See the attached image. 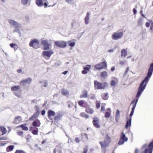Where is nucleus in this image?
<instances>
[{"label": "nucleus", "instance_id": "f257e3e1", "mask_svg": "<svg viewBox=\"0 0 153 153\" xmlns=\"http://www.w3.org/2000/svg\"><path fill=\"white\" fill-rule=\"evenodd\" d=\"M153 72V63H152L150 65V67L149 69L148 72L147 76L145 77L144 79L142 81L140 85L136 96L137 98L140 96L141 93L145 89L146 85L149 80V79L150 78Z\"/></svg>", "mask_w": 153, "mask_h": 153}, {"label": "nucleus", "instance_id": "f03ea898", "mask_svg": "<svg viewBox=\"0 0 153 153\" xmlns=\"http://www.w3.org/2000/svg\"><path fill=\"white\" fill-rule=\"evenodd\" d=\"M108 85V84L106 82L101 83L97 80L94 81V86L95 90L104 89Z\"/></svg>", "mask_w": 153, "mask_h": 153}, {"label": "nucleus", "instance_id": "7ed1b4c3", "mask_svg": "<svg viewBox=\"0 0 153 153\" xmlns=\"http://www.w3.org/2000/svg\"><path fill=\"white\" fill-rule=\"evenodd\" d=\"M111 141V139L108 134H107L105 138L104 142H99V143L102 149L108 146Z\"/></svg>", "mask_w": 153, "mask_h": 153}, {"label": "nucleus", "instance_id": "20e7f679", "mask_svg": "<svg viewBox=\"0 0 153 153\" xmlns=\"http://www.w3.org/2000/svg\"><path fill=\"white\" fill-rule=\"evenodd\" d=\"M39 43L38 40L34 39L32 40L30 42L29 45L35 49H37L39 48Z\"/></svg>", "mask_w": 153, "mask_h": 153}, {"label": "nucleus", "instance_id": "39448f33", "mask_svg": "<svg viewBox=\"0 0 153 153\" xmlns=\"http://www.w3.org/2000/svg\"><path fill=\"white\" fill-rule=\"evenodd\" d=\"M106 63L105 61L102 62H100L96 65L94 66V68L98 70H101L103 68H106Z\"/></svg>", "mask_w": 153, "mask_h": 153}, {"label": "nucleus", "instance_id": "423d86ee", "mask_svg": "<svg viewBox=\"0 0 153 153\" xmlns=\"http://www.w3.org/2000/svg\"><path fill=\"white\" fill-rule=\"evenodd\" d=\"M123 35V33L122 32H114L112 35V38L114 40H117L121 38Z\"/></svg>", "mask_w": 153, "mask_h": 153}, {"label": "nucleus", "instance_id": "0eeeda50", "mask_svg": "<svg viewBox=\"0 0 153 153\" xmlns=\"http://www.w3.org/2000/svg\"><path fill=\"white\" fill-rule=\"evenodd\" d=\"M41 44L44 47L43 49L44 50H48L50 49V44L48 43V41L47 40H42L41 41Z\"/></svg>", "mask_w": 153, "mask_h": 153}, {"label": "nucleus", "instance_id": "6e6552de", "mask_svg": "<svg viewBox=\"0 0 153 153\" xmlns=\"http://www.w3.org/2000/svg\"><path fill=\"white\" fill-rule=\"evenodd\" d=\"M128 140L127 137H126L124 133L122 132L120 139L118 142V144L119 145H121L123 144L124 142L127 141Z\"/></svg>", "mask_w": 153, "mask_h": 153}, {"label": "nucleus", "instance_id": "1a4fd4ad", "mask_svg": "<svg viewBox=\"0 0 153 153\" xmlns=\"http://www.w3.org/2000/svg\"><path fill=\"white\" fill-rule=\"evenodd\" d=\"M92 123L94 126L96 128H99L100 127L99 119L97 117H94L93 119Z\"/></svg>", "mask_w": 153, "mask_h": 153}, {"label": "nucleus", "instance_id": "9d476101", "mask_svg": "<svg viewBox=\"0 0 153 153\" xmlns=\"http://www.w3.org/2000/svg\"><path fill=\"white\" fill-rule=\"evenodd\" d=\"M138 101V99H137L136 100H133L131 102V104H133V107L132 108V110L131 111V112L130 114V117L131 118V117L132 116V115L133 114L134 112V110L135 109V108L136 106V104L137 103V102Z\"/></svg>", "mask_w": 153, "mask_h": 153}, {"label": "nucleus", "instance_id": "9b49d317", "mask_svg": "<svg viewBox=\"0 0 153 153\" xmlns=\"http://www.w3.org/2000/svg\"><path fill=\"white\" fill-rule=\"evenodd\" d=\"M8 22L10 24L16 27H18L20 28L21 27V25L18 23L17 22L12 19H9L8 20Z\"/></svg>", "mask_w": 153, "mask_h": 153}, {"label": "nucleus", "instance_id": "f8f14e48", "mask_svg": "<svg viewBox=\"0 0 153 153\" xmlns=\"http://www.w3.org/2000/svg\"><path fill=\"white\" fill-rule=\"evenodd\" d=\"M91 68L90 65H86L85 66L83 67V70L82 71V74H86L89 71Z\"/></svg>", "mask_w": 153, "mask_h": 153}, {"label": "nucleus", "instance_id": "ddd939ff", "mask_svg": "<svg viewBox=\"0 0 153 153\" xmlns=\"http://www.w3.org/2000/svg\"><path fill=\"white\" fill-rule=\"evenodd\" d=\"M32 125L34 127H39L41 125L40 120L38 119L35 120L32 123Z\"/></svg>", "mask_w": 153, "mask_h": 153}, {"label": "nucleus", "instance_id": "4468645a", "mask_svg": "<svg viewBox=\"0 0 153 153\" xmlns=\"http://www.w3.org/2000/svg\"><path fill=\"white\" fill-rule=\"evenodd\" d=\"M55 114V112L51 110H49L48 111V117L51 120H53V119L51 117H52L54 116Z\"/></svg>", "mask_w": 153, "mask_h": 153}, {"label": "nucleus", "instance_id": "2eb2a0df", "mask_svg": "<svg viewBox=\"0 0 153 153\" xmlns=\"http://www.w3.org/2000/svg\"><path fill=\"white\" fill-rule=\"evenodd\" d=\"M31 81V78H28L21 81L20 82V83L22 84L23 85H25L26 84H30Z\"/></svg>", "mask_w": 153, "mask_h": 153}, {"label": "nucleus", "instance_id": "dca6fc26", "mask_svg": "<svg viewBox=\"0 0 153 153\" xmlns=\"http://www.w3.org/2000/svg\"><path fill=\"white\" fill-rule=\"evenodd\" d=\"M111 113V110L110 108H107L105 114V117L106 118H109L110 117Z\"/></svg>", "mask_w": 153, "mask_h": 153}, {"label": "nucleus", "instance_id": "f3484780", "mask_svg": "<svg viewBox=\"0 0 153 153\" xmlns=\"http://www.w3.org/2000/svg\"><path fill=\"white\" fill-rule=\"evenodd\" d=\"M53 53V52L50 51H44L42 52V54L45 56L48 57H50L51 56Z\"/></svg>", "mask_w": 153, "mask_h": 153}, {"label": "nucleus", "instance_id": "a211bd4d", "mask_svg": "<svg viewBox=\"0 0 153 153\" xmlns=\"http://www.w3.org/2000/svg\"><path fill=\"white\" fill-rule=\"evenodd\" d=\"M76 40L75 39H73L67 41V43L68 46L71 47V48L74 46Z\"/></svg>", "mask_w": 153, "mask_h": 153}, {"label": "nucleus", "instance_id": "6ab92c4d", "mask_svg": "<svg viewBox=\"0 0 153 153\" xmlns=\"http://www.w3.org/2000/svg\"><path fill=\"white\" fill-rule=\"evenodd\" d=\"M67 42L64 41L58 42V47L64 48L66 46Z\"/></svg>", "mask_w": 153, "mask_h": 153}, {"label": "nucleus", "instance_id": "aec40b11", "mask_svg": "<svg viewBox=\"0 0 153 153\" xmlns=\"http://www.w3.org/2000/svg\"><path fill=\"white\" fill-rule=\"evenodd\" d=\"M22 120V117L20 116H17L15 118L13 123V124H18Z\"/></svg>", "mask_w": 153, "mask_h": 153}, {"label": "nucleus", "instance_id": "412c9836", "mask_svg": "<svg viewBox=\"0 0 153 153\" xmlns=\"http://www.w3.org/2000/svg\"><path fill=\"white\" fill-rule=\"evenodd\" d=\"M85 111L90 114H92L94 112V110L92 108H91L89 106L86 108Z\"/></svg>", "mask_w": 153, "mask_h": 153}, {"label": "nucleus", "instance_id": "4be33fe9", "mask_svg": "<svg viewBox=\"0 0 153 153\" xmlns=\"http://www.w3.org/2000/svg\"><path fill=\"white\" fill-rule=\"evenodd\" d=\"M120 112L118 110H117L115 114V121L116 123H118L119 121V118H120Z\"/></svg>", "mask_w": 153, "mask_h": 153}, {"label": "nucleus", "instance_id": "5701e85b", "mask_svg": "<svg viewBox=\"0 0 153 153\" xmlns=\"http://www.w3.org/2000/svg\"><path fill=\"white\" fill-rule=\"evenodd\" d=\"M61 93L62 95L65 96H68L69 94L68 90L65 88H63L61 90Z\"/></svg>", "mask_w": 153, "mask_h": 153}, {"label": "nucleus", "instance_id": "b1692460", "mask_svg": "<svg viewBox=\"0 0 153 153\" xmlns=\"http://www.w3.org/2000/svg\"><path fill=\"white\" fill-rule=\"evenodd\" d=\"M36 4L38 7H41L43 5V2L42 0H36Z\"/></svg>", "mask_w": 153, "mask_h": 153}, {"label": "nucleus", "instance_id": "393cba45", "mask_svg": "<svg viewBox=\"0 0 153 153\" xmlns=\"http://www.w3.org/2000/svg\"><path fill=\"white\" fill-rule=\"evenodd\" d=\"M35 107L36 108V112L35 114H33L35 118L38 117L40 114L39 107L36 105L35 106Z\"/></svg>", "mask_w": 153, "mask_h": 153}, {"label": "nucleus", "instance_id": "a878e982", "mask_svg": "<svg viewBox=\"0 0 153 153\" xmlns=\"http://www.w3.org/2000/svg\"><path fill=\"white\" fill-rule=\"evenodd\" d=\"M35 107L36 108V112L35 114H33L35 118L38 117L40 114L39 107L36 105L35 106Z\"/></svg>", "mask_w": 153, "mask_h": 153}, {"label": "nucleus", "instance_id": "bb28decb", "mask_svg": "<svg viewBox=\"0 0 153 153\" xmlns=\"http://www.w3.org/2000/svg\"><path fill=\"white\" fill-rule=\"evenodd\" d=\"M35 107L36 108V112L35 114H33L35 118L38 117L40 114L39 107L36 105L35 106Z\"/></svg>", "mask_w": 153, "mask_h": 153}, {"label": "nucleus", "instance_id": "cd10ccee", "mask_svg": "<svg viewBox=\"0 0 153 153\" xmlns=\"http://www.w3.org/2000/svg\"><path fill=\"white\" fill-rule=\"evenodd\" d=\"M88 92L87 91L85 90L83 91L82 94L80 96V98H86L87 97Z\"/></svg>", "mask_w": 153, "mask_h": 153}, {"label": "nucleus", "instance_id": "c85d7f7f", "mask_svg": "<svg viewBox=\"0 0 153 153\" xmlns=\"http://www.w3.org/2000/svg\"><path fill=\"white\" fill-rule=\"evenodd\" d=\"M121 56H124L125 57L127 55V52L126 50L125 49H122L121 50Z\"/></svg>", "mask_w": 153, "mask_h": 153}, {"label": "nucleus", "instance_id": "c756f323", "mask_svg": "<svg viewBox=\"0 0 153 153\" xmlns=\"http://www.w3.org/2000/svg\"><path fill=\"white\" fill-rule=\"evenodd\" d=\"M80 116L82 117L85 118V119H88L89 117V115L85 112L81 113L80 114Z\"/></svg>", "mask_w": 153, "mask_h": 153}, {"label": "nucleus", "instance_id": "7c9ffc66", "mask_svg": "<svg viewBox=\"0 0 153 153\" xmlns=\"http://www.w3.org/2000/svg\"><path fill=\"white\" fill-rule=\"evenodd\" d=\"M20 89V88L19 85L14 86L11 88V90L12 91H17Z\"/></svg>", "mask_w": 153, "mask_h": 153}, {"label": "nucleus", "instance_id": "2f4dec72", "mask_svg": "<svg viewBox=\"0 0 153 153\" xmlns=\"http://www.w3.org/2000/svg\"><path fill=\"white\" fill-rule=\"evenodd\" d=\"M108 93H106L102 94V99L104 100H107L108 98Z\"/></svg>", "mask_w": 153, "mask_h": 153}, {"label": "nucleus", "instance_id": "473e14b6", "mask_svg": "<svg viewBox=\"0 0 153 153\" xmlns=\"http://www.w3.org/2000/svg\"><path fill=\"white\" fill-rule=\"evenodd\" d=\"M14 146L13 145H10L6 148V150L7 152L12 151L13 149Z\"/></svg>", "mask_w": 153, "mask_h": 153}, {"label": "nucleus", "instance_id": "72a5a7b5", "mask_svg": "<svg viewBox=\"0 0 153 153\" xmlns=\"http://www.w3.org/2000/svg\"><path fill=\"white\" fill-rule=\"evenodd\" d=\"M131 118H130L129 120H128L126 122V128H127L129 126H130L131 124Z\"/></svg>", "mask_w": 153, "mask_h": 153}, {"label": "nucleus", "instance_id": "f704fd0d", "mask_svg": "<svg viewBox=\"0 0 153 153\" xmlns=\"http://www.w3.org/2000/svg\"><path fill=\"white\" fill-rule=\"evenodd\" d=\"M100 76L102 77L105 78L107 77V73L105 71H103L100 73Z\"/></svg>", "mask_w": 153, "mask_h": 153}, {"label": "nucleus", "instance_id": "c9c22d12", "mask_svg": "<svg viewBox=\"0 0 153 153\" xmlns=\"http://www.w3.org/2000/svg\"><path fill=\"white\" fill-rule=\"evenodd\" d=\"M115 80H112L110 82L111 85V86H114L116 83L118 82L117 79V78H115Z\"/></svg>", "mask_w": 153, "mask_h": 153}, {"label": "nucleus", "instance_id": "e433bc0d", "mask_svg": "<svg viewBox=\"0 0 153 153\" xmlns=\"http://www.w3.org/2000/svg\"><path fill=\"white\" fill-rule=\"evenodd\" d=\"M89 17V12H88L87 13L86 15L85 19V23L86 25H87L88 23Z\"/></svg>", "mask_w": 153, "mask_h": 153}, {"label": "nucleus", "instance_id": "4c0bfd02", "mask_svg": "<svg viewBox=\"0 0 153 153\" xmlns=\"http://www.w3.org/2000/svg\"><path fill=\"white\" fill-rule=\"evenodd\" d=\"M26 124H24L19 126V127L22 128V129L25 131H27L28 130V128L26 126Z\"/></svg>", "mask_w": 153, "mask_h": 153}, {"label": "nucleus", "instance_id": "58836bf2", "mask_svg": "<svg viewBox=\"0 0 153 153\" xmlns=\"http://www.w3.org/2000/svg\"><path fill=\"white\" fill-rule=\"evenodd\" d=\"M40 83L41 84L42 86L47 87L48 85V83L47 81H41Z\"/></svg>", "mask_w": 153, "mask_h": 153}, {"label": "nucleus", "instance_id": "ea45409f", "mask_svg": "<svg viewBox=\"0 0 153 153\" xmlns=\"http://www.w3.org/2000/svg\"><path fill=\"white\" fill-rule=\"evenodd\" d=\"M39 129L37 128H36L35 129L32 130V133L35 135H38Z\"/></svg>", "mask_w": 153, "mask_h": 153}, {"label": "nucleus", "instance_id": "a19ab883", "mask_svg": "<svg viewBox=\"0 0 153 153\" xmlns=\"http://www.w3.org/2000/svg\"><path fill=\"white\" fill-rule=\"evenodd\" d=\"M82 135H80L78 137H76L75 138L76 141L77 143H79L81 140L82 139Z\"/></svg>", "mask_w": 153, "mask_h": 153}, {"label": "nucleus", "instance_id": "79ce46f5", "mask_svg": "<svg viewBox=\"0 0 153 153\" xmlns=\"http://www.w3.org/2000/svg\"><path fill=\"white\" fill-rule=\"evenodd\" d=\"M18 27H16L14 29L13 32V33H15V32H17L18 33H19L20 35L21 34V31L18 28Z\"/></svg>", "mask_w": 153, "mask_h": 153}, {"label": "nucleus", "instance_id": "37998d69", "mask_svg": "<svg viewBox=\"0 0 153 153\" xmlns=\"http://www.w3.org/2000/svg\"><path fill=\"white\" fill-rule=\"evenodd\" d=\"M1 129L2 133V135H4L6 133L7 130L5 128L3 127H1Z\"/></svg>", "mask_w": 153, "mask_h": 153}, {"label": "nucleus", "instance_id": "c03bdc74", "mask_svg": "<svg viewBox=\"0 0 153 153\" xmlns=\"http://www.w3.org/2000/svg\"><path fill=\"white\" fill-rule=\"evenodd\" d=\"M152 148H149L148 150L147 149H146L145 150V153H147L148 151L149 153H152Z\"/></svg>", "mask_w": 153, "mask_h": 153}, {"label": "nucleus", "instance_id": "a18cd8bd", "mask_svg": "<svg viewBox=\"0 0 153 153\" xmlns=\"http://www.w3.org/2000/svg\"><path fill=\"white\" fill-rule=\"evenodd\" d=\"M84 103V101L83 100H80L78 102V104L79 105L81 106H83V105Z\"/></svg>", "mask_w": 153, "mask_h": 153}, {"label": "nucleus", "instance_id": "49530a36", "mask_svg": "<svg viewBox=\"0 0 153 153\" xmlns=\"http://www.w3.org/2000/svg\"><path fill=\"white\" fill-rule=\"evenodd\" d=\"M28 1L29 0H21V2L24 5H25L27 4Z\"/></svg>", "mask_w": 153, "mask_h": 153}, {"label": "nucleus", "instance_id": "de8ad7c7", "mask_svg": "<svg viewBox=\"0 0 153 153\" xmlns=\"http://www.w3.org/2000/svg\"><path fill=\"white\" fill-rule=\"evenodd\" d=\"M14 153H25V152L22 150H17Z\"/></svg>", "mask_w": 153, "mask_h": 153}, {"label": "nucleus", "instance_id": "09e8293b", "mask_svg": "<svg viewBox=\"0 0 153 153\" xmlns=\"http://www.w3.org/2000/svg\"><path fill=\"white\" fill-rule=\"evenodd\" d=\"M68 106L69 108H71L72 107V106L73 105V103L71 102H68Z\"/></svg>", "mask_w": 153, "mask_h": 153}, {"label": "nucleus", "instance_id": "8fccbe9b", "mask_svg": "<svg viewBox=\"0 0 153 153\" xmlns=\"http://www.w3.org/2000/svg\"><path fill=\"white\" fill-rule=\"evenodd\" d=\"M14 94L19 98H20L21 97V95L18 93L15 92L14 93Z\"/></svg>", "mask_w": 153, "mask_h": 153}, {"label": "nucleus", "instance_id": "3c124183", "mask_svg": "<svg viewBox=\"0 0 153 153\" xmlns=\"http://www.w3.org/2000/svg\"><path fill=\"white\" fill-rule=\"evenodd\" d=\"M100 103H96V108L97 109H98L100 107Z\"/></svg>", "mask_w": 153, "mask_h": 153}, {"label": "nucleus", "instance_id": "603ef678", "mask_svg": "<svg viewBox=\"0 0 153 153\" xmlns=\"http://www.w3.org/2000/svg\"><path fill=\"white\" fill-rule=\"evenodd\" d=\"M10 47H11L12 48H13L14 47H15V46H17V45H16V44H14V43H10Z\"/></svg>", "mask_w": 153, "mask_h": 153}, {"label": "nucleus", "instance_id": "864d4df0", "mask_svg": "<svg viewBox=\"0 0 153 153\" xmlns=\"http://www.w3.org/2000/svg\"><path fill=\"white\" fill-rule=\"evenodd\" d=\"M142 18H140L138 21V25H141L142 22Z\"/></svg>", "mask_w": 153, "mask_h": 153}, {"label": "nucleus", "instance_id": "5fc2aeb1", "mask_svg": "<svg viewBox=\"0 0 153 153\" xmlns=\"http://www.w3.org/2000/svg\"><path fill=\"white\" fill-rule=\"evenodd\" d=\"M7 137H0V140H7Z\"/></svg>", "mask_w": 153, "mask_h": 153}, {"label": "nucleus", "instance_id": "6e6d98bb", "mask_svg": "<svg viewBox=\"0 0 153 153\" xmlns=\"http://www.w3.org/2000/svg\"><path fill=\"white\" fill-rule=\"evenodd\" d=\"M88 151V149L87 148H85L84 149L82 153H87Z\"/></svg>", "mask_w": 153, "mask_h": 153}, {"label": "nucleus", "instance_id": "4d7b16f0", "mask_svg": "<svg viewBox=\"0 0 153 153\" xmlns=\"http://www.w3.org/2000/svg\"><path fill=\"white\" fill-rule=\"evenodd\" d=\"M23 132L22 131H19L17 132L18 135L19 136H21L23 134Z\"/></svg>", "mask_w": 153, "mask_h": 153}, {"label": "nucleus", "instance_id": "13d9d810", "mask_svg": "<svg viewBox=\"0 0 153 153\" xmlns=\"http://www.w3.org/2000/svg\"><path fill=\"white\" fill-rule=\"evenodd\" d=\"M149 148H153V141L151 142L149 144Z\"/></svg>", "mask_w": 153, "mask_h": 153}, {"label": "nucleus", "instance_id": "bf43d9fd", "mask_svg": "<svg viewBox=\"0 0 153 153\" xmlns=\"http://www.w3.org/2000/svg\"><path fill=\"white\" fill-rule=\"evenodd\" d=\"M45 113H46V111L45 110H42L41 112V114L42 115H44L45 114Z\"/></svg>", "mask_w": 153, "mask_h": 153}, {"label": "nucleus", "instance_id": "052dcab7", "mask_svg": "<svg viewBox=\"0 0 153 153\" xmlns=\"http://www.w3.org/2000/svg\"><path fill=\"white\" fill-rule=\"evenodd\" d=\"M35 118V117H34L33 115L31 117L29 118V120H33Z\"/></svg>", "mask_w": 153, "mask_h": 153}, {"label": "nucleus", "instance_id": "680f3d73", "mask_svg": "<svg viewBox=\"0 0 153 153\" xmlns=\"http://www.w3.org/2000/svg\"><path fill=\"white\" fill-rule=\"evenodd\" d=\"M105 110V106H102L101 108V111H103Z\"/></svg>", "mask_w": 153, "mask_h": 153}, {"label": "nucleus", "instance_id": "e2e57ef3", "mask_svg": "<svg viewBox=\"0 0 153 153\" xmlns=\"http://www.w3.org/2000/svg\"><path fill=\"white\" fill-rule=\"evenodd\" d=\"M6 143H0V147L1 146H5L6 144Z\"/></svg>", "mask_w": 153, "mask_h": 153}, {"label": "nucleus", "instance_id": "0e129e2a", "mask_svg": "<svg viewBox=\"0 0 153 153\" xmlns=\"http://www.w3.org/2000/svg\"><path fill=\"white\" fill-rule=\"evenodd\" d=\"M133 11L134 13V14H135L137 13V10L135 8H134L133 10Z\"/></svg>", "mask_w": 153, "mask_h": 153}, {"label": "nucleus", "instance_id": "69168bd1", "mask_svg": "<svg viewBox=\"0 0 153 153\" xmlns=\"http://www.w3.org/2000/svg\"><path fill=\"white\" fill-rule=\"evenodd\" d=\"M125 64V62L123 61H121L120 62V64L121 65H123Z\"/></svg>", "mask_w": 153, "mask_h": 153}, {"label": "nucleus", "instance_id": "338daca9", "mask_svg": "<svg viewBox=\"0 0 153 153\" xmlns=\"http://www.w3.org/2000/svg\"><path fill=\"white\" fill-rule=\"evenodd\" d=\"M146 25L147 27H149L150 26V23L149 22H146Z\"/></svg>", "mask_w": 153, "mask_h": 153}, {"label": "nucleus", "instance_id": "774afa93", "mask_svg": "<svg viewBox=\"0 0 153 153\" xmlns=\"http://www.w3.org/2000/svg\"><path fill=\"white\" fill-rule=\"evenodd\" d=\"M150 29L152 30L153 31V22L151 24V25L150 27Z\"/></svg>", "mask_w": 153, "mask_h": 153}]
</instances>
